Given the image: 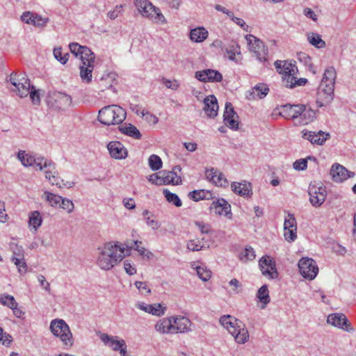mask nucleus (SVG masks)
I'll list each match as a JSON object with an SVG mask.
<instances>
[{"label":"nucleus","mask_w":356,"mask_h":356,"mask_svg":"<svg viewBox=\"0 0 356 356\" xmlns=\"http://www.w3.org/2000/svg\"><path fill=\"white\" fill-rule=\"evenodd\" d=\"M130 254V249L124 244L119 245L113 241L104 243L98 248L96 264L104 270H109L120 262L126 255Z\"/></svg>","instance_id":"nucleus-1"},{"label":"nucleus","mask_w":356,"mask_h":356,"mask_svg":"<svg viewBox=\"0 0 356 356\" xmlns=\"http://www.w3.org/2000/svg\"><path fill=\"white\" fill-rule=\"evenodd\" d=\"M336 77V70L333 67L325 70L317 91L316 104L318 107L326 106L333 100Z\"/></svg>","instance_id":"nucleus-2"},{"label":"nucleus","mask_w":356,"mask_h":356,"mask_svg":"<svg viewBox=\"0 0 356 356\" xmlns=\"http://www.w3.org/2000/svg\"><path fill=\"white\" fill-rule=\"evenodd\" d=\"M220 323L234 337L238 343H245L248 341V331L241 321L227 315L220 317Z\"/></svg>","instance_id":"nucleus-3"},{"label":"nucleus","mask_w":356,"mask_h":356,"mask_svg":"<svg viewBox=\"0 0 356 356\" xmlns=\"http://www.w3.org/2000/svg\"><path fill=\"white\" fill-rule=\"evenodd\" d=\"M126 118V112L120 106L109 105L104 106L99 111L98 120L105 124H119Z\"/></svg>","instance_id":"nucleus-4"},{"label":"nucleus","mask_w":356,"mask_h":356,"mask_svg":"<svg viewBox=\"0 0 356 356\" xmlns=\"http://www.w3.org/2000/svg\"><path fill=\"white\" fill-rule=\"evenodd\" d=\"M139 13L155 24H165L167 20L160 9L148 0H134Z\"/></svg>","instance_id":"nucleus-5"},{"label":"nucleus","mask_w":356,"mask_h":356,"mask_svg":"<svg viewBox=\"0 0 356 356\" xmlns=\"http://www.w3.org/2000/svg\"><path fill=\"white\" fill-rule=\"evenodd\" d=\"M50 330L53 334L60 339L66 346H72V334L68 325L63 319H54L50 323Z\"/></svg>","instance_id":"nucleus-6"},{"label":"nucleus","mask_w":356,"mask_h":356,"mask_svg":"<svg viewBox=\"0 0 356 356\" xmlns=\"http://www.w3.org/2000/svg\"><path fill=\"white\" fill-rule=\"evenodd\" d=\"M46 102L49 107L56 110H65L72 104V97L63 92L58 91L49 92Z\"/></svg>","instance_id":"nucleus-7"},{"label":"nucleus","mask_w":356,"mask_h":356,"mask_svg":"<svg viewBox=\"0 0 356 356\" xmlns=\"http://www.w3.org/2000/svg\"><path fill=\"white\" fill-rule=\"evenodd\" d=\"M42 170H44L45 177L47 179L52 185H56L59 188L66 186L71 188L73 186V182L64 183L63 179L58 177V173L56 171L55 164L50 160L44 159L42 162Z\"/></svg>","instance_id":"nucleus-8"},{"label":"nucleus","mask_w":356,"mask_h":356,"mask_svg":"<svg viewBox=\"0 0 356 356\" xmlns=\"http://www.w3.org/2000/svg\"><path fill=\"white\" fill-rule=\"evenodd\" d=\"M309 201L315 207H321L327 197V191L325 186L321 183H311L308 188Z\"/></svg>","instance_id":"nucleus-9"},{"label":"nucleus","mask_w":356,"mask_h":356,"mask_svg":"<svg viewBox=\"0 0 356 356\" xmlns=\"http://www.w3.org/2000/svg\"><path fill=\"white\" fill-rule=\"evenodd\" d=\"M298 268L302 276L309 280H314L318 272L317 264L312 258H302L298 262Z\"/></svg>","instance_id":"nucleus-10"},{"label":"nucleus","mask_w":356,"mask_h":356,"mask_svg":"<svg viewBox=\"0 0 356 356\" xmlns=\"http://www.w3.org/2000/svg\"><path fill=\"white\" fill-rule=\"evenodd\" d=\"M245 39L248 42L249 50L252 51L260 61L266 60L267 49L265 48L264 42L253 35H247Z\"/></svg>","instance_id":"nucleus-11"},{"label":"nucleus","mask_w":356,"mask_h":356,"mask_svg":"<svg viewBox=\"0 0 356 356\" xmlns=\"http://www.w3.org/2000/svg\"><path fill=\"white\" fill-rule=\"evenodd\" d=\"M10 248L13 252L11 261L17 266L19 273H25L27 270V265L24 261L23 248L14 242L10 243Z\"/></svg>","instance_id":"nucleus-12"},{"label":"nucleus","mask_w":356,"mask_h":356,"mask_svg":"<svg viewBox=\"0 0 356 356\" xmlns=\"http://www.w3.org/2000/svg\"><path fill=\"white\" fill-rule=\"evenodd\" d=\"M10 83L15 87L14 91L17 92L21 98L29 95L30 89V81L24 77H17V74L12 73L10 76Z\"/></svg>","instance_id":"nucleus-13"},{"label":"nucleus","mask_w":356,"mask_h":356,"mask_svg":"<svg viewBox=\"0 0 356 356\" xmlns=\"http://www.w3.org/2000/svg\"><path fill=\"white\" fill-rule=\"evenodd\" d=\"M327 323L348 332L354 331L353 327L351 326L346 316L341 313L329 314L327 318Z\"/></svg>","instance_id":"nucleus-14"},{"label":"nucleus","mask_w":356,"mask_h":356,"mask_svg":"<svg viewBox=\"0 0 356 356\" xmlns=\"http://www.w3.org/2000/svg\"><path fill=\"white\" fill-rule=\"evenodd\" d=\"M280 114L286 119H292L295 123L296 120H300L302 110L304 111V104H287L281 106Z\"/></svg>","instance_id":"nucleus-15"},{"label":"nucleus","mask_w":356,"mask_h":356,"mask_svg":"<svg viewBox=\"0 0 356 356\" xmlns=\"http://www.w3.org/2000/svg\"><path fill=\"white\" fill-rule=\"evenodd\" d=\"M259 267L262 274L271 279L276 278L278 275L275 262L273 259L269 256H264L259 260Z\"/></svg>","instance_id":"nucleus-16"},{"label":"nucleus","mask_w":356,"mask_h":356,"mask_svg":"<svg viewBox=\"0 0 356 356\" xmlns=\"http://www.w3.org/2000/svg\"><path fill=\"white\" fill-rule=\"evenodd\" d=\"M275 67L277 71L283 75L284 84L286 82L289 76L296 75L298 68L295 64L286 60H277L275 62Z\"/></svg>","instance_id":"nucleus-17"},{"label":"nucleus","mask_w":356,"mask_h":356,"mask_svg":"<svg viewBox=\"0 0 356 356\" xmlns=\"http://www.w3.org/2000/svg\"><path fill=\"white\" fill-rule=\"evenodd\" d=\"M195 77L198 81L204 83L220 82L222 80V74L218 70L211 69L197 71L195 73Z\"/></svg>","instance_id":"nucleus-18"},{"label":"nucleus","mask_w":356,"mask_h":356,"mask_svg":"<svg viewBox=\"0 0 356 356\" xmlns=\"http://www.w3.org/2000/svg\"><path fill=\"white\" fill-rule=\"evenodd\" d=\"M17 158L21 161L22 164L25 167L35 166L40 170H42V162L44 161V157L38 156L35 157L29 153H26L25 151L20 150L17 154Z\"/></svg>","instance_id":"nucleus-19"},{"label":"nucleus","mask_w":356,"mask_h":356,"mask_svg":"<svg viewBox=\"0 0 356 356\" xmlns=\"http://www.w3.org/2000/svg\"><path fill=\"white\" fill-rule=\"evenodd\" d=\"M330 175L332 179L336 182H342L348 178H351L355 176V172L348 170L344 166L334 163L330 170Z\"/></svg>","instance_id":"nucleus-20"},{"label":"nucleus","mask_w":356,"mask_h":356,"mask_svg":"<svg viewBox=\"0 0 356 356\" xmlns=\"http://www.w3.org/2000/svg\"><path fill=\"white\" fill-rule=\"evenodd\" d=\"M238 115L234 111L232 104L230 102H226L225 109L223 115V120L226 126L233 130L238 128Z\"/></svg>","instance_id":"nucleus-21"},{"label":"nucleus","mask_w":356,"mask_h":356,"mask_svg":"<svg viewBox=\"0 0 356 356\" xmlns=\"http://www.w3.org/2000/svg\"><path fill=\"white\" fill-rule=\"evenodd\" d=\"M210 209L219 216H225L229 218H232L231 206L223 198H218L213 201Z\"/></svg>","instance_id":"nucleus-22"},{"label":"nucleus","mask_w":356,"mask_h":356,"mask_svg":"<svg viewBox=\"0 0 356 356\" xmlns=\"http://www.w3.org/2000/svg\"><path fill=\"white\" fill-rule=\"evenodd\" d=\"M302 138L309 140L312 144L322 145L330 137L329 133L323 131L318 132L303 130Z\"/></svg>","instance_id":"nucleus-23"},{"label":"nucleus","mask_w":356,"mask_h":356,"mask_svg":"<svg viewBox=\"0 0 356 356\" xmlns=\"http://www.w3.org/2000/svg\"><path fill=\"white\" fill-rule=\"evenodd\" d=\"M111 156L115 159H123L127 156V150L120 141H111L107 145Z\"/></svg>","instance_id":"nucleus-24"},{"label":"nucleus","mask_w":356,"mask_h":356,"mask_svg":"<svg viewBox=\"0 0 356 356\" xmlns=\"http://www.w3.org/2000/svg\"><path fill=\"white\" fill-rule=\"evenodd\" d=\"M174 333H184L191 330V322L185 316H172Z\"/></svg>","instance_id":"nucleus-25"},{"label":"nucleus","mask_w":356,"mask_h":356,"mask_svg":"<svg viewBox=\"0 0 356 356\" xmlns=\"http://www.w3.org/2000/svg\"><path fill=\"white\" fill-rule=\"evenodd\" d=\"M204 111L209 118H214L218 114V105L214 95H209L204 99Z\"/></svg>","instance_id":"nucleus-26"},{"label":"nucleus","mask_w":356,"mask_h":356,"mask_svg":"<svg viewBox=\"0 0 356 356\" xmlns=\"http://www.w3.org/2000/svg\"><path fill=\"white\" fill-rule=\"evenodd\" d=\"M159 176H161L162 185H179L181 183V177L175 175V172L161 170Z\"/></svg>","instance_id":"nucleus-27"},{"label":"nucleus","mask_w":356,"mask_h":356,"mask_svg":"<svg viewBox=\"0 0 356 356\" xmlns=\"http://www.w3.org/2000/svg\"><path fill=\"white\" fill-rule=\"evenodd\" d=\"M231 187L232 191L238 195L250 197L252 195V187L250 183L233 182Z\"/></svg>","instance_id":"nucleus-28"},{"label":"nucleus","mask_w":356,"mask_h":356,"mask_svg":"<svg viewBox=\"0 0 356 356\" xmlns=\"http://www.w3.org/2000/svg\"><path fill=\"white\" fill-rule=\"evenodd\" d=\"M208 35L207 29L203 26H199L191 30L189 37L193 42L199 43L204 41Z\"/></svg>","instance_id":"nucleus-29"},{"label":"nucleus","mask_w":356,"mask_h":356,"mask_svg":"<svg viewBox=\"0 0 356 356\" xmlns=\"http://www.w3.org/2000/svg\"><path fill=\"white\" fill-rule=\"evenodd\" d=\"M172 317L159 321L155 325V330L162 334L174 333Z\"/></svg>","instance_id":"nucleus-30"},{"label":"nucleus","mask_w":356,"mask_h":356,"mask_svg":"<svg viewBox=\"0 0 356 356\" xmlns=\"http://www.w3.org/2000/svg\"><path fill=\"white\" fill-rule=\"evenodd\" d=\"M268 92L269 88L266 84L263 83H259L252 88V91L250 92L248 99H255L256 97L262 99L267 95Z\"/></svg>","instance_id":"nucleus-31"},{"label":"nucleus","mask_w":356,"mask_h":356,"mask_svg":"<svg viewBox=\"0 0 356 356\" xmlns=\"http://www.w3.org/2000/svg\"><path fill=\"white\" fill-rule=\"evenodd\" d=\"M101 341L106 345L112 348L115 351H118L119 347L121 345V339L118 340V337L110 336L106 333H102L99 335Z\"/></svg>","instance_id":"nucleus-32"},{"label":"nucleus","mask_w":356,"mask_h":356,"mask_svg":"<svg viewBox=\"0 0 356 356\" xmlns=\"http://www.w3.org/2000/svg\"><path fill=\"white\" fill-rule=\"evenodd\" d=\"M190 199L197 202L201 200H212L213 198V194L209 191L205 190H195L188 193Z\"/></svg>","instance_id":"nucleus-33"},{"label":"nucleus","mask_w":356,"mask_h":356,"mask_svg":"<svg viewBox=\"0 0 356 356\" xmlns=\"http://www.w3.org/2000/svg\"><path fill=\"white\" fill-rule=\"evenodd\" d=\"M120 131L129 136L136 139H140L142 136L139 130L134 125L129 124H124L119 127Z\"/></svg>","instance_id":"nucleus-34"},{"label":"nucleus","mask_w":356,"mask_h":356,"mask_svg":"<svg viewBox=\"0 0 356 356\" xmlns=\"http://www.w3.org/2000/svg\"><path fill=\"white\" fill-rule=\"evenodd\" d=\"M93 68V65L88 64L80 65V76L83 81L88 83L92 81Z\"/></svg>","instance_id":"nucleus-35"},{"label":"nucleus","mask_w":356,"mask_h":356,"mask_svg":"<svg viewBox=\"0 0 356 356\" xmlns=\"http://www.w3.org/2000/svg\"><path fill=\"white\" fill-rule=\"evenodd\" d=\"M79 58L82 62L81 65H93L95 58L94 53L86 46H84Z\"/></svg>","instance_id":"nucleus-36"},{"label":"nucleus","mask_w":356,"mask_h":356,"mask_svg":"<svg viewBox=\"0 0 356 356\" xmlns=\"http://www.w3.org/2000/svg\"><path fill=\"white\" fill-rule=\"evenodd\" d=\"M307 41L316 48H323L325 47V42L321 39L319 34L310 32L307 34Z\"/></svg>","instance_id":"nucleus-37"},{"label":"nucleus","mask_w":356,"mask_h":356,"mask_svg":"<svg viewBox=\"0 0 356 356\" xmlns=\"http://www.w3.org/2000/svg\"><path fill=\"white\" fill-rule=\"evenodd\" d=\"M315 118V111L310 108H307L306 105L304 104V111L302 110V114H301L300 115L301 120H299V123L302 124H307L309 122H312Z\"/></svg>","instance_id":"nucleus-38"},{"label":"nucleus","mask_w":356,"mask_h":356,"mask_svg":"<svg viewBox=\"0 0 356 356\" xmlns=\"http://www.w3.org/2000/svg\"><path fill=\"white\" fill-rule=\"evenodd\" d=\"M42 222V220L39 211H35L31 213L29 216V225L35 231H36L38 228L40 227Z\"/></svg>","instance_id":"nucleus-39"},{"label":"nucleus","mask_w":356,"mask_h":356,"mask_svg":"<svg viewBox=\"0 0 356 356\" xmlns=\"http://www.w3.org/2000/svg\"><path fill=\"white\" fill-rule=\"evenodd\" d=\"M307 83V79L305 78L296 79L295 75L291 76H289L287 78L286 82L284 83V86L286 88H293L296 86H305Z\"/></svg>","instance_id":"nucleus-40"},{"label":"nucleus","mask_w":356,"mask_h":356,"mask_svg":"<svg viewBox=\"0 0 356 356\" xmlns=\"http://www.w3.org/2000/svg\"><path fill=\"white\" fill-rule=\"evenodd\" d=\"M163 195L166 199V200L172 203L177 207H179L182 205V202L178 195L175 193H171L168 189L165 188L163 191Z\"/></svg>","instance_id":"nucleus-41"},{"label":"nucleus","mask_w":356,"mask_h":356,"mask_svg":"<svg viewBox=\"0 0 356 356\" xmlns=\"http://www.w3.org/2000/svg\"><path fill=\"white\" fill-rule=\"evenodd\" d=\"M141 244H142L141 241H135L134 247L133 246L129 247L128 245H124V248L127 247L128 248L130 249V250L132 248H134L136 250H137L138 252L140 255H141L143 257H145L147 259H151L153 257V254L150 251L146 250L144 247H141L140 246Z\"/></svg>","instance_id":"nucleus-42"},{"label":"nucleus","mask_w":356,"mask_h":356,"mask_svg":"<svg viewBox=\"0 0 356 356\" xmlns=\"http://www.w3.org/2000/svg\"><path fill=\"white\" fill-rule=\"evenodd\" d=\"M44 196L47 202L54 207H58L60 204V200H62V197L60 195H55L48 191H45L44 193Z\"/></svg>","instance_id":"nucleus-43"},{"label":"nucleus","mask_w":356,"mask_h":356,"mask_svg":"<svg viewBox=\"0 0 356 356\" xmlns=\"http://www.w3.org/2000/svg\"><path fill=\"white\" fill-rule=\"evenodd\" d=\"M148 164L153 171H156L162 168L161 159L156 154H152L148 159Z\"/></svg>","instance_id":"nucleus-44"},{"label":"nucleus","mask_w":356,"mask_h":356,"mask_svg":"<svg viewBox=\"0 0 356 356\" xmlns=\"http://www.w3.org/2000/svg\"><path fill=\"white\" fill-rule=\"evenodd\" d=\"M268 293L269 291L266 285H263L257 291V298H259V301L264 305H266L270 302Z\"/></svg>","instance_id":"nucleus-45"},{"label":"nucleus","mask_w":356,"mask_h":356,"mask_svg":"<svg viewBox=\"0 0 356 356\" xmlns=\"http://www.w3.org/2000/svg\"><path fill=\"white\" fill-rule=\"evenodd\" d=\"M255 252L254 249L250 246L246 247L240 254L241 260L244 261H252L255 258Z\"/></svg>","instance_id":"nucleus-46"},{"label":"nucleus","mask_w":356,"mask_h":356,"mask_svg":"<svg viewBox=\"0 0 356 356\" xmlns=\"http://www.w3.org/2000/svg\"><path fill=\"white\" fill-rule=\"evenodd\" d=\"M187 248L191 251H199L204 248V245L199 238L192 239L188 241Z\"/></svg>","instance_id":"nucleus-47"},{"label":"nucleus","mask_w":356,"mask_h":356,"mask_svg":"<svg viewBox=\"0 0 356 356\" xmlns=\"http://www.w3.org/2000/svg\"><path fill=\"white\" fill-rule=\"evenodd\" d=\"M196 272L198 277L203 281H208L211 277V272L204 266H197Z\"/></svg>","instance_id":"nucleus-48"},{"label":"nucleus","mask_w":356,"mask_h":356,"mask_svg":"<svg viewBox=\"0 0 356 356\" xmlns=\"http://www.w3.org/2000/svg\"><path fill=\"white\" fill-rule=\"evenodd\" d=\"M0 302L10 309L17 306V302L15 301L14 297L10 295L0 296Z\"/></svg>","instance_id":"nucleus-49"},{"label":"nucleus","mask_w":356,"mask_h":356,"mask_svg":"<svg viewBox=\"0 0 356 356\" xmlns=\"http://www.w3.org/2000/svg\"><path fill=\"white\" fill-rule=\"evenodd\" d=\"M115 74L110 73L106 76H103L101 79V86L106 88H111L113 87V83L115 79Z\"/></svg>","instance_id":"nucleus-50"},{"label":"nucleus","mask_w":356,"mask_h":356,"mask_svg":"<svg viewBox=\"0 0 356 356\" xmlns=\"http://www.w3.org/2000/svg\"><path fill=\"white\" fill-rule=\"evenodd\" d=\"M225 53L231 60H235L236 54H240V47L237 44H232L229 48L225 49Z\"/></svg>","instance_id":"nucleus-51"},{"label":"nucleus","mask_w":356,"mask_h":356,"mask_svg":"<svg viewBox=\"0 0 356 356\" xmlns=\"http://www.w3.org/2000/svg\"><path fill=\"white\" fill-rule=\"evenodd\" d=\"M58 207L63 209V210H65L68 213H70L74 210V204L72 201L67 198H63L62 200L60 202V204Z\"/></svg>","instance_id":"nucleus-52"},{"label":"nucleus","mask_w":356,"mask_h":356,"mask_svg":"<svg viewBox=\"0 0 356 356\" xmlns=\"http://www.w3.org/2000/svg\"><path fill=\"white\" fill-rule=\"evenodd\" d=\"M48 22H49V18L42 17V16L34 13L32 25H33L36 27H40V28L44 27L46 26V24L48 23Z\"/></svg>","instance_id":"nucleus-53"},{"label":"nucleus","mask_w":356,"mask_h":356,"mask_svg":"<svg viewBox=\"0 0 356 356\" xmlns=\"http://www.w3.org/2000/svg\"><path fill=\"white\" fill-rule=\"evenodd\" d=\"M54 56L55 58L62 64H65L70 56L68 53H66L63 56L60 47L55 48L54 49Z\"/></svg>","instance_id":"nucleus-54"},{"label":"nucleus","mask_w":356,"mask_h":356,"mask_svg":"<svg viewBox=\"0 0 356 356\" xmlns=\"http://www.w3.org/2000/svg\"><path fill=\"white\" fill-rule=\"evenodd\" d=\"M213 184L218 186L226 187L228 186V181L225 177L224 175L218 170Z\"/></svg>","instance_id":"nucleus-55"},{"label":"nucleus","mask_w":356,"mask_h":356,"mask_svg":"<svg viewBox=\"0 0 356 356\" xmlns=\"http://www.w3.org/2000/svg\"><path fill=\"white\" fill-rule=\"evenodd\" d=\"M150 305L151 307L149 309V314L158 316H160L164 314L165 307H163L161 304H153Z\"/></svg>","instance_id":"nucleus-56"},{"label":"nucleus","mask_w":356,"mask_h":356,"mask_svg":"<svg viewBox=\"0 0 356 356\" xmlns=\"http://www.w3.org/2000/svg\"><path fill=\"white\" fill-rule=\"evenodd\" d=\"M297 228L296 220L293 214H288V218H285L284 223V229Z\"/></svg>","instance_id":"nucleus-57"},{"label":"nucleus","mask_w":356,"mask_h":356,"mask_svg":"<svg viewBox=\"0 0 356 356\" xmlns=\"http://www.w3.org/2000/svg\"><path fill=\"white\" fill-rule=\"evenodd\" d=\"M297 228L284 229V236L289 242L294 241L297 238Z\"/></svg>","instance_id":"nucleus-58"},{"label":"nucleus","mask_w":356,"mask_h":356,"mask_svg":"<svg viewBox=\"0 0 356 356\" xmlns=\"http://www.w3.org/2000/svg\"><path fill=\"white\" fill-rule=\"evenodd\" d=\"M29 95L31 99L33 104H39L40 102V95L38 90H35V87L30 85Z\"/></svg>","instance_id":"nucleus-59"},{"label":"nucleus","mask_w":356,"mask_h":356,"mask_svg":"<svg viewBox=\"0 0 356 356\" xmlns=\"http://www.w3.org/2000/svg\"><path fill=\"white\" fill-rule=\"evenodd\" d=\"M134 284L141 294L146 296L150 293L151 290L148 288L146 282L136 281Z\"/></svg>","instance_id":"nucleus-60"},{"label":"nucleus","mask_w":356,"mask_h":356,"mask_svg":"<svg viewBox=\"0 0 356 356\" xmlns=\"http://www.w3.org/2000/svg\"><path fill=\"white\" fill-rule=\"evenodd\" d=\"M69 47L71 53L76 57H79L81 52L84 49V46H81L76 42L70 43Z\"/></svg>","instance_id":"nucleus-61"},{"label":"nucleus","mask_w":356,"mask_h":356,"mask_svg":"<svg viewBox=\"0 0 356 356\" xmlns=\"http://www.w3.org/2000/svg\"><path fill=\"white\" fill-rule=\"evenodd\" d=\"M141 115L143 117L145 118V119L147 122L152 123L153 124H156L159 121V119L156 115H154L152 113H149L148 111L145 112V111L143 110L141 112Z\"/></svg>","instance_id":"nucleus-62"},{"label":"nucleus","mask_w":356,"mask_h":356,"mask_svg":"<svg viewBox=\"0 0 356 356\" xmlns=\"http://www.w3.org/2000/svg\"><path fill=\"white\" fill-rule=\"evenodd\" d=\"M124 268L126 273L129 275H133L136 273V268L129 260L124 261Z\"/></svg>","instance_id":"nucleus-63"},{"label":"nucleus","mask_w":356,"mask_h":356,"mask_svg":"<svg viewBox=\"0 0 356 356\" xmlns=\"http://www.w3.org/2000/svg\"><path fill=\"white\" fill-rule=\"evenodd\" d=\"M307 167V159H301L293 163V168L297 170H304Z\"/></svg>","instance_id":"nucleus-64"}]
</instances>
